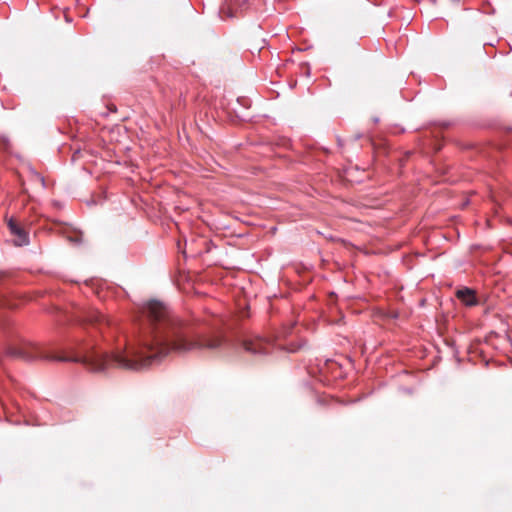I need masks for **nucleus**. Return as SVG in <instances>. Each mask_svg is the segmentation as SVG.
Listing matches in <instances>:
<instances>
[{
  "instance_id": "nucleus-1",
  "label": "nucleus",
  "mask_w": 512,
  "mask_h": 512,
  "mask_svg": "<svg viewBox=\"0 0 512 512\" xmlns=\"http://www.w3.org/2000/svg\"><path fill=\"white\" fill-rule=\"evenodd\" d=\"M150 332L138 347L99 352L89 342H82L70 357H53L58 361L83 364L93 372L110 368L141 370L149 367L171 352L187 353L201 349H216L222 344L220 336L195 335L192 327L175 316L162 302L152 300L142 308Z\"/></svg>"
},
{
  "instance_id": "nucleus-5",
  "label": "nucleus",
  "mask_w": 512,
  "mask_h": 512,
  "mask_svg": "<svg viewBox=\"0 0 512 512\" xmlns=\"http://www.w3.org/2000/svg\"><path fill=\"white\" fill-rule=\"evenodd\" d=\"M456 297L466 306L472 307L478 304L476 293L470 288H463L456 291Z\"/></svg>"
},
{
  "instance_id": "nucleus-7",
  "label": "nucleus",
  "mask_w": 512,
  "mask_h": 512,
  "mask_svg": "<svg viewBox=\"0 0 512 512\" xmlns=\"http://www.w3.org/2000/svg\"><path fill=\"white\" fill-rule=\"evenodd\" d=\"M33 357L36 358V357H40V358H48V356H46L43 352H38L34 349V354H33Z\"/></svg>"
},
{
  "instance_id": "nucleus-8",
  "label": "nucleus",
  "mask_w": 512,
  "mask_h": 512,
  "mask_svg": "<svg viewBox=\"0 0 512 512\" xmlns=\"http://www.w3.org/2000/svg\"><path fill=\"white\" fill-rule=\"evenodd\" d=\"M35 176L42 182L43 186H45L44 178L40 174H35L34 173V177Z\"/></svg>"
},
{
  "instance_id": "nucleus-3",
  "label": "nucleus",
  "mask_w": 512,
  "mask_h": 512,
  "mask_svg": "<svg viewBox=\"0 0 512 512\" xmlns=\"http://www.w3.org/2000/svg\"><path fill=\"white\" fill-rule=\"evenodd\" d=\"M243 347L250 353L264 354L269 352L270 343L260 337H251L243 341Z\"/></svg>"
},
{
  "instance_id": "nucleus-2",
  "label": "nucleus",
  "mask_w": 512,
  "mask_h": 512,
  "mask_svg": "<svg viewBox=\"0 0 512 512\" xmlns=\"http://www.w3.org/2000/svg\"><path fill=\"white\" fill-rule=\"evenodd\" d=\"M78 320L82 324H90L95 326L100 332H102L103 326H109L110 322L99 311L93 308L82 309L78 314Z\"/></svg>"
},
{
  "instance_id": "nucleus-9",
  "label": "nucleus",
  "mask_w": 512,
  "mask_h": 512,
  "mask_svg": "<svg viewBox=\"0 0 512 512\" xmlns=\"http://www.w3.org/2000/svg\"><path fill=\"white\" fill-rule=\"evenodd\" d=\"M108 108H109V110H110L111 112H116V111H117L116 106H115V105H113V104H112V105H110Z\"/></svg>"
},
{
  "instance_id": "nucleus-10",
  "label": "nucleus",
  "mask_w": 512,
  "mask_h": 512,
  "mask_svg": "<svg viewBox=\"0 0 512 512\" xmlns=\"http://www.w3.org/2000/svg\"><path fill=\"white\" fill-rule=\"evenodd\" d=\"M80 236L81 235H76L75 239L74 238H70L72 241H79L80 240Z\"/></svg>"
},
{
  "instance_id": "nucleus-4",
  "label": "nucleus",
  "mask_w": 512,
  "mask_h": 512,
  "mask_svg": "<svg viewBox=\"0 0 512 512\" xmlns=\"http://www.w3.org/2000/svg\"><path fill=\"white\" fill-rule=\"evenodd\" d=\"M8 227L14 237L13 243L15 246H23L29 244L28 232H26L17 221L10 219L8 222Z\"/></svg>"
},
{
  "instance_id": "nucleus-6",
  "label": "nucleus",
  "mask_w": 512,
  "mask_h": 512,
  "mask_svg": "<svg viewBox=\"0 0 512 512\" xmlns=\"http://www.w3.org/2000/svg\"><path fill=\"white\" fill-rule=\"evenodd\" d=\"M0 143H1V147L4 149V150H7L8 147H9V141L6 139V138H1L0 139Z\"/></svg>"
}]
</instances>
